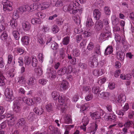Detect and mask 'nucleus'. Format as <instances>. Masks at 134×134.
Wrapping results in <instances>:
<instances>
[{"mask_svg": "<svg viewBox=\"0 0 134 134\" xmlns=\"http://www.w3.org/2000/svg\"><path fill=\"white\" fill-rule=\"evenodd\" d=\"M79 4L77 2L71 3L69 6L66 5L63 7V10L65 12H68L70 14H73L74 10L78 7Z\"/></svg>", "mask_w": 134, "mask_h": 134, "instance_id": "f257e3e1", "label": "nucleus"}, {"mask_svg": "<svg viewBox=\"0 0 134 134\" xmlns=\"http://www.w3.org/2000/svg\"><path fill=\"white\" fill-rule=\"evenodd\" d=\"M65 98L64 96L60 95L58 98L60 105L57 107V108L61 110L62 113H63L64 111L66 110L68 107L67 104L64 103Z\"/></svg>", "mask_w": 134, "mask_h": 134, "instance_id": "f03ea898", "label": "nucleus"}, {"mask_svg": "<svg viewBox=\"0 0 134 134\" xmlns=\"http://www.w3.org/2000/svg\"><path fill=\"white\" fill-rule=\"evenodd\" d=\"M111 34L110 27H105L104 32L102 33L100 35L99 39L101 41L105 40L106 38L111 36Z\"/></svg>", "mask_w": 134, "mask_h": 134, "instance_id": "7ed1b4c3", "label": "nucleus"}, {"mask_svg": "<svg viewBox=\"0 0 134 134\" xmlns=\"http://www.w3.org/2000/svg\"><path fill=\"white\" fill-rule=\"evenodd\" d=\"M89 62L90 65L92 68L97 67L98 64V60L95 54L90 58Z\"/></svg>", "mask_w": 134, "mask_h": 134, "instance_id": "20e7f679", "label": "nucleus"}, {"mask_svg": "<svg viewBox=\"0 0 134 134\" xmlns=\"http://www.w3.org/2000/svg\"><path fill=\"white\" fill-rule=\"evenodd\" d=\"M3 9L5 12H9L12 10V6L13 5L12 2L7 0L3 2Z\"/></svg>", "mask_w": 134, "mask_h": 134, "instance_id": "39448f33", "label": "nucleus"}, {"mask_svg": "<svg viewBox=\"0 0 134 134\" xmlns=\"http://www.w3.org/2000/svg\"><path fill=\"white\" fill-rule=\"evenodd\" d=\"M68 69L65 67H63L62 68L60 69L57 72V73L58 75H61L65 74V73L67 74H69L71 72V71L69 70V69L71 67L70 66H68Z\"/></svg>", "mask_w": 134, "mask_h": 134, "instance_id": "423d86ee", "label": "nucleus"}, {"mask_svg": "<svg viewBox=\"0 0 134 134\" xmlns=\"http://www.w3.org/2000/svg\"><path fill=\"white\" fill-rule=\"evenodd\" d=\"M103 26V23L101 21H97L95 24V29L97 31H100L102 29Z\"/></svg>", "mask_w": 134, "mask_h": 134, "instance_id": "0eeeda50", "label": "nucleus"}, {"mask_svg": "<svg viewBox=\"0 0 134 134\" xmlns=\"http://www.w3.org/2000/svg\"><path fill=\"white\" fill-rule=\"evenodd\" d=\"M105 120L106 121L114 122L116 120V116L115 114H110L109 116H105Z\"/></svg>", "mask_w": 134, "mask_h": 134, "instance_id": "6e6552de", "label": "nucleus"}, {"mask_svg": "<svg viewBox=\"0 0 134 134\" xmlns=\"http://www.w3.org/2000/svg\"><path fill=\"white\" fill-rule=\"evenodd\" d=\"M22 27L25 31H29L31 29V24L28 22L24 21L22 23Z\"/></svg>", "mask_w": 134, "mask_h": 134, "instance_id": "1a4fd4ad", "label": "nucleus"}, {"mask_svg": "<svg viewBox=\"0 0 134 134\" xmlns=\"http://www.w3.org/2000/svg\"><path fill=\"white\" fill-rule=\"evenodd\" d=\"M4 94L6 98L12 99L13 95L12 90L10 88H6L5 90Z\"/></svg>", "mask_w": 134, "mask_h": 134, "instance_id": "9d476101", "label": "nucleus"}, {"mask_svg": "<svg viewBox=\"0 0 134 134\" xmlns=\"http://www.w3.org/2000/svg\"><path fill=\"white\" fill-rule=\"evenodd\" d=\"M116 54L117 58L119 60L122 61L124 60L125 56L124 52L121 51H117Z\"/></svg>", "mask_w": 134, "mask_h": 134, "instance_id": "9b49d317", "label": "nucleus"}, {"mask_svg": "<svg viewBox=\"0 0 134 134\" xmlns=\"http://www.w3.org/2000/svg\"><path fill=\"white\" fill-rule=\"evenodd\" d=\"M13 103L14 110L16 112H18L21 109L20 104L17 100L14 102Z\"/></svg>", "mask_w": 134, "mask_h": 134, "instance_id": "f8f14e48", "label": "nucleus"}, {"mask_svg": "<svg viewBox=\"0 0 134 134\" xmlns=\"http://www.w3.org/2000/svg\"><path fill=\"white\" fill-rule=\"evenodd\" d=\"M93 16L96 20H98L100 17L101 13L99 10L96 9L93 11Z\"/></svg>", "mask_w": 134, "mask_h": 134, "instance_id": "ddd939ff", "label": "nucleus"}, {"mask_svg": "<svg viewBox=\"0 0 134 134\" xmlns=\"http://www.w3.org/2000/svg\"><path fill=\"white\" fill-rule=\"evenodd\" d=\"M126 98L125 95L122 94H120L118 97L117 99L118 102L121 104V106H122V103L126 101Z\"/></svg>", "mask_w": 134, "mask_h": 134, "instance_id": "4468645a", "label": "nucleus"}, {"mask_svg": "<svg viewBox=\"0 0 134 134\" xmlns=\"http://www.w3.org/2000/svg\"><path fill=\"white\" fill-rule=\"evenodd\" d=\"M105 73L104 70L101 69H96L94 71L93 74L96 76H98L102 75Z\"/></svg>", "mask_w": 134, "mask_h": 134, "instance_id": "2eb2a0df", "label": "nucleus"}, {"mask_svg": "<svg viewBox=\"0 0 134 134\" xmlns=\"http://www.w3.org/2000/svg\"><path fill=\"white\" fill-rule=\"evenodd\" d=\"M33 99L27 98L26 97H24L23 98V100L27 105H31L34 104Z\"/></svg>", "mask_w": 134, "mask_h": 134, "instance_id": "dca6fc26", "label": "nucleus"}, {"mask_svg": "<svg viewBox=\"0 0 134 134\" xmlns=\"http://www.w3.org/2000/svg\"><path fill=\"white\" fill-rule=\"evenodd\" d=\"M90 115L92 119L95 120L100 119V114L99 111H97L92 113H90Z\"/></svg>", "mask_w": 134, "mask_h": 134, "instance_id": "f3484780", "label": "nucleus"}, {"mask_svg": "<svg viewBox=\"0 0 134 134\" xmlns=\"http://www.w3.org/2000/svg\"><path fill=\"white\" fill-rule=\"evenodd\" d=\"M49 78L53 79L55 78L57 75V72L56 71L50 69L48 72Z\"/></svg>", "mask_w": 134, "mask_h": 134, "instance_id": "a211bd4d", "label": "nucleus"}, {"mask_svg": "<svg viewBox=\"0 0 134 134\" xmlns=\"http://www.w3.org/2000/svg\"><path fill=\"white\" fill-rule=\"evenodd\" d=\"M68 83L65 80H63L61 82L60 87L61 90H65L67 89L68 88Z\"/></svg>", "mask_w": 134, "mask_h": 134, "instance_id": "6ab92c4d", "label": "nucleus"}, {"mask_svg": "<svg viewBox=\"0 0 134 134\" xmlns=\"http://www.w3.org/2000/svg\"><path fill=\"white\" fill-rule=\"evenodd\" d=\"M113 48L112 46L109 45L105 50L104 54L108 55L111 54L113 51Z\"/></svg>", "mask_w": 134, "mask_h": 134, "instance_id": "aec40b11", "label": "nucleus"}, {"mask_svg": "<svg viewBox=\"0 0 134 134\" xmlns=\"http://www.w3.org/2000/svg\"><path fill=\"white\" fill-rule=\"evenodd\" d=\"M109 93L107 92H103L101 93L98 94L99 97L103 99H107L109 97Z\"/></svg>", "mask_w": 134, "mask_h": 134, "instance_id": "412c9836", "label": "nucleus"}, {"mask_svg": "<svg viewBox=\"0 0 134 134\" xmlns=\"http://www.w3.org/2000/svg\"><path fill=\"white\" fill-rule=\"evenodd\" d=\"M15 73V69H14L12 68L7 71L6 74L8 77L12 78L14 76Z\"/></svg>", "mask_w": 134, "mask_h": 134, "instance_id": "4be33fe9", "label": "nucleus"}, {"mask_svg": "<svg viewBox=\"0 0 134 134\" xmlns=\"http://www.w3.org/2000/svg\"><path fill=\"white\" fill-rule=\"evenodd\" d=\"M26 123L25 119L24 118H21L18 120L16 125L18 127H20L24 126Z\"/></svg>", "mask_w": 134, "mask_h": 134, "instance_id": "5701e85b", "label": "nucleus"}, {"mask_svg": "<svg viewBox=\"0 0 134 134\" xmlns=\"http://www.w3.org/2000/svg\"><path fill=\"white\" fill-rule=\"evenodd\" d=\"M64 119V122L65 123H71L72 122L71 116L70 115L68 114L65 115Z\"/></svg>", "mask_w": 134, "mask_h": 134, "instance_id": "b1692460", "label": "nucleus"}, {"mask_svg": "<svg viewBox=\"0 0 134 134\" xmlns=\"http://www.w3.org/2000/svg\"><path fill=\"white\" fill-rule=\"evenodd\" d=\"M35 79L32 77H30L27 81L26 83L29 86H32L34 84Z\"/></svg>", "mask_w": 134, "mask_h": 134, "instance_id": "393cba45", "label": "nucleus"}, {"mask_svg": "<svg viewBox=\"0 0 134 134\" xmlns=\"http://www.w3.org/2000/svg\"><path fill=\"white\" fill-rule=\"evenodd\" d=\"M102 87V86H100V87L96 86H93L92 88L93 92L95 94H97L98 93H99L101 91L100 87Z\"/></svg>", "mask_w": 134, "mask_h": 134, "instance_id": "a878e982", "label": "nucleus"}, {"mask_svg": "<svg viewBox=\"0 0 134 134\" xmlns=\"http://www.w3.org/2000/svg\"><path fill=\"white\" fill-rule=\"evenodd\" d=\"M10 25L13 29L16 28L17 26V22L16 19H12L10 21Z\"/></svg>", "mask_w": 134, "mask_h": 134, "instance_id": "bb28decb", "label": "nucleus"}, {"mask_svg": "<svg viewBox=\"0 0 134 134\" xmlns=\"http://www.w3.org/2000/svg\"><path fill=\"white\" fill-rule=\"evenodd\" d=\"M34 111L37 114L41 115L44 111V110L41 107H39L35 108L34 109Z\"/></svg>", "mask_w": 134, "mask_h": 134, "instance_id": "cd10ccee", "label": "nucleus"}, {"mask_svg": "<svg viewBox=\"0 0 134 134\" xmlns=\"http://www.w3.org/2000/svg\"><path fill=\"white\" fill-rule=\"evenodd\" d=\"M59 57L60 59H64L65 57V49L63 48H61L59 51Z\"/></svg>", "mask_w": 134, "mask_h": 134, "instance_id": "c85d7f7f", "label": "nucleus"}, {"mask_svg": "<svg viewBox=\"0 0 134 134\" xmlns=\"http://www.w3.org/2000/svg\"><path fill=\"white\" fill-rule=\"evenodd\" d=\"M21 41L24 44L27 45L29 43V38L28 36H25L22 37Z\"/></svg>", "mask_w": 134, "mask_h": 134, "instance_id": "c756f323", "label": "nucleus"}, {"mask_svg": "<svg viewBox=\"0 0 134 134\" xmlns=\"http://www.w3.org/2000/svg\"><path fill=\"white\" fill-rule=\"evenodd\" d=\"M26 74H24L21 76L19 77L18 81V82L21 84L25 83V78L26 76Z\"/></svg>", "mask_w": 134, "mask_h": 134, "instance_id": "7c9ffc66", "label": "nucleus"}, {"mask_svg": "<svg viewBox=\"0 0 134 134\" xmlns=\"http://www.w3.org/2000/svg\"><path fill=\"white\" fill-rule=\"evenodd\" d=\"M41 20L39 18H35L32 19L31 23L33 24H40L41 23Z\"/></svg>", "mask_w": 134, "mask_h": 134, "instance_id": "2f4dec72", "label": "nucleus"}, {"mask_svg": "<svg viewBox=\"0 0 134 134\" xmlns=\"http://www.w3.org/2000/svg\"><path fill=\"white\" fill-rule=\"evenodd\" d=\"M16 51L17 53L20 55L23 54L24 53H26L24 48L23 47H18L16 48Z\"/></svg>", "mask_w": 134, "mask_h": 134, "instance_id": "473e14b6", "label": "nucleus"}, {"mask_svg": "<svg viewBox=\"0 0 134 134\" xmlns=\"http://www.w3.org/2000/svg\"><path fill=\"white\" fill-rule=\"evenodd\" d=\"M83 10L82 9H78L76 8L74 10L73 14H76L77 16H80L82 13Z\"/></svg>", "mask_w": 134, "mask_h": 134, "instance_id": "72a5a7b5", "label": "nucleus"}, {"mask_svg": "<svg viewBox=\"0 0 134 134\" xmlns=\"http://www.w3.org/2000/svg\"><path fill=\"white\" fill-rule=\"evenodd\" d=\"M8 37V35L6 31H4L1 35L0 37L3 41H5Z\"/></svg>", "mask_w": 134, "mask_h": 134, "instance_id": "f704fd0d", "label": "nucleus"}, {"mask_svg": "<svg viewBox=\"0 0 134 134\" xmlns=\"http://www.w3.org/2000/svg\"><path fill=\"white\" fill-rule=\"evenodd\" d=\"M31 62V58L28 56H26L24 57L25 64L26 65H29Z\"/></svg>", "mask_w": 134, "mask_h": 134, "instance_id": "c9c22d12", "label": "nucleus"}, {"mask_svg": "<svg viewBox=\"0 0 134 134\" xmlns=\"http://www.w3.org/2000/svg\"><path fill=\"white\" fill-rule=\"evenodd\" d=\"M93 25V23L92 19L90 18H88L87 19L86 23V25L87 27H90Z\"/></svg>", "mask_w": 134, "mask_h": 134, "instance_id": "e433bc0d", "label": "nucleus"}, {"mask_svg": "<svg viewBox=\"0 0 134 134\" xmlns=\"http://www.w3.org/2000/svg\"><path fill=\"white\" fill-rule=\"evenodd\" d=\"M133 124V123L132 121L128 120L125 123L124 125L125 127L129 129L130 127H131L132 125Z\"/></svg>", "mask_w": 134, "mask_h": 134, "instance_id": "4c0bfd02", "label": "nucleus"}, {"mask_svg": "<svg viewBox=\"0 0 134 134\" xmlns=\"http://www.w3.org/2000/svg\"><path fill=\"white\" fill-rule=\"evenodd\" d=\"M54 106L53 104L50 103L47 105L46 106V107L48 111L50 112L53 111Z\"/></svg>", "mask_w": 134, "mask_h": 134, "instance_id": "58836bf2", "label": "nucleus"}, {"mask_svg": "<svg viewBox=\"0 0 134 134\" xmlns=\"http://www.w3.org/2000/svg\"><path fill=\"white\" fill-rule=\"evenodd\" d=\"M89 119L88 116H84L82 119V122L83 125H87L89 123Z\"/></svg>", "mask_w": 134, "mask_h": 134, "instance_id": "ea45409f", "label": "nucleus"}, {"mask_svg": "<svg viewBox=\"0 0 134 134\" xmlns=\"http://www.w3.org/2000/svg\"><path fill=\"white\" fill-rule=\"evenodd\" d=\"M72 53L74 56L77 57L80 54V50L77 48L74 49L72 51Z\"/></svg>", "mask_w": 134, "mask_h": 134, "instance_id": "a19ab883", "label": "nucleus"}, {"mask_svg": "<svg viewBox=\"0 0 134 134\" xmlns=\"http://www.w3.org/2000/svg\"><path fill=\"white\" fill-rule=\"evenodd\" d=\"M59 92L57 91H53L52 93V98L54 100H56L58 98V96L59 95Z\"/></svg>", "mask_w": 134, "mask_h": 134, "instance_id": "79ce46f5", "label": "nucleus"}, {"mask_svg": "<svg viewBox=\"0 0 134 134\" xmlns=\"http://www.w3.org/2000/svg\"><path fill=\"white\" fill-rule=\"evenodd\" d=\"M14 38L16 40H18L19 39L20 37L19 34L18 32L16 30H14L12 32Z\"/></svg>", "mask_w": 134, "mask_h": 134, "instance_id": "37998d69", "label": "nucleus"}, {"mask_svg": "<svg viewBox=\"0 0 134 134\" xmlns=\"http://www.w3.org/2000/svg\"><path fill=\"white\" fill-rule=\"evenodd\" d=\"M72 18L74 21L77 25L79 24L80 23V17L79 16H73Z\"/></svg>", "mask_w": 134, "mask_h": 134, "instance_id": "c03bdc74", "label": "nucleus"}, {"mask_svg": "<svg viewBox=\"0 0 134 134\" xmlns=\"http://www.w3.org/2000/svg\"><path fill=\"white\" fill-rule=\"evenodd\" d=\"M90 105L88 103H86L84 105L81 107L80 111H84L90 107Z\"/></svg>", "mask_w": 134, "mask_h": 134, "instance_id": "a18cd8bd", "label": "nucleus"}, {"mask_svg": "<svg viewBox=\"0 0 134 134\" xmlns=\"http://www.w3.org/2000/svg\"><path fill=\"white\" fill-rule=\"evenodd\" d=\"M49 6V4L48 2H44L42 3L41 4V7L42 10L47 8Z\"/></svg>", "mask_w": 134, "mask_h": 134, "instance_id": "49530a36", "label": "nucleus"}, {"mask_svg": "<svg viewBox=\"0 0 134 134\" xmlns=\"http://www.w3.org/2000/svg\"><path fill=\"white\" fill-rule=\"evenodd\" d=\"M52 30L54 34L57 33L59 31L58 26L55 25H54L52 26Z\"/></svg>", "mask_w": 134, "mask_h": 134, "instance_id": "de8ad7c7", "label": "nucleus"}, {"mask_svg": "<svg viewBox=\"0 0 134 134\" xmlns=\"http://www.w3.org/2000/svg\"><path fill=\"white\" fill-rule=\"evenodd\" d=\"M51 47L52 49L54 50H56L58 48V44L55 42H53L52 43Z\"/></svg>", "mask_w": 134, "mask_h": 134, "instance_id": "09e8293b", "label": "nucleus"}, {"mask_svg": "<svg viewBox=\"0 0 134 134\" xmlns=\"http://www.w3.org/2000/svg\"><path fill=\"white\" fill-rule=\"evenodd\" d=\"M104 11L105 14L107 15H109L111 13L110 9L108 7H105L104 8Z\"/></svg>", "mask_w": 134, "mask_h": 134, "instance_id": "8fccbe9b", "label": "nucleus"}, {"mask_svg": "<svg viewBox=\"0 0 134 134\" xmlns=\"http://www.w3.org/2000/svg\"><path fill=\"white\" fill-rule=\"evenodd\" d=\"M69 41V37L68 36L65 37L63 39L62 43L64 45H67L68 44Z\"/></svg>", "mask_w": 134, "mask_h": 134, "instance_id": "3c124183", "label": "nucleus"}, {"mask_svg": "<svg viewBox=\"0 0 134 134\" xmlns=\"http://www.w3.org/2000/svg\"><path fill=\"white\" fill-rule=\"evenodd\" d=\"M48 80L45 79H40L38 80V82L39 84L42 85H45L47 83Z\"/></svg>", "mask_w": 134, "mask_h": 134, "instance_id": "603ef678", "label": "nucleus"}, {"mask_svg": "<svg viewBox=\"0 0 134 134\" xmlns=\"http://www.w3.org/2000/svg\"><path fill=\"white\" fill-rule=\"evenodd\" d=\"M32 66L34 67H36L37 65V60L35 58L33 57L31 63Z\"/></svg>", "mask_w": 134, "mask_h": 134, "instance_id": "864d4df0", "label": "nucleus"}, {"mask_svg": "<svg viewBox=\"0 0 134 134\" xmlns=\"http://www.w3.org/2000/svg\"><path fill=\"white\" fill-rule=\"evenodd\" d=\"M16 11L18 13L20 14L23 13L24 12H25L24 6H21L18 8L17 9Z\"/></svg>", "mask_w": 134, "mask_h": 134, "instance_id": "5fc2aeb1", "label": "nucleus"}, {"mask_svg": "<svg viewBox=\"0 0 134 134\" xmlns=\"http://www.w3.org/2000/svg\"><path fill=\"white\" fill-rule=\"evenodd\" d=\"M18 61L19 66H23L24 65L23 59L22 57H19L18 59Z\"/></svg>", "mask_w": 134, "mask_h": 134, "instance_id": "6e6d98bb", "label": "nucleus"}, {"mask_svg": "<svg viewBox=\"0 0 134 134\" xmlns=\"http://www.w3.org/2000/svg\"><path fill=\"white\" fill-rule=\"evenodd\" d=\"M118 23V19L115 17L114 16L112 18V23L114 25H117Z\"/></svg>", "mask_w": 134, "mask_h": 134, "instance_id": "4d7b16f0", "label": "nucleus"}, {"mask_svg": "<svg viewBox=\"0 0 134 134\" xmlns=\"http://www.w3.org/2000/svg\"><path fill=\"white\" fill-rule=\"evenodd\" d=\"M64 27L66 29L67 34H68V33L70 30L71 28L70 25L68 24H66L64 25Z\"/></svg>", "mask_w": 134, "mask_h": 134, "instance_id": "13d9d810", "label": "nucleus"}, {"mask_svg": "<svg viewBox=\"0 0 134 134\" xmlns=\"http://www.w3.org/2000/svg\"><path fill=\"white\" fill-rule=\"evenodd\" d=\"M93 97V94L90 93L85 97V99L86 101H88L91 100Z\"/></svg>", "mask_w": 134, "mask_h": 134, "instance_id": "bf43d9fd", "label": "nucleus"}, {"mask_svg": "<svg viewBox=\"0 0 134 134\" xmlns=\"http://www.w3.org/2000/svg\"><path fill=\"white\" fill-rule=\"evenodd\" d=\"M6 79L5 77L0 78V86H4L5 83Z\"/></svg>", "mask_w": 134, "mask_h": 134, "instance_id": "052dcab7", "label": "nucleus"}, {"mask_svg": "<svg viewBox=\"0 0 134 134\" xmlns=\"http://www.w3.org/2000/svg\"><path fill=\"white\" fill-rule=\"evenodd\" d=\"M49 30V28L47 25H43L42 27V31L45 34L46 33L48 32Z\"/></svg>", "mask_w": 134, "mask_h": 134, "instance_id": "680f3d73", "label": "nucleus"}, {"mask_svg": "<svg viewBox=\"0 0 134 134\" xmlns=\"http://www.w3.org/2000/svg\"><path fill=\"white\" fill-rule=\"evenodd\" d=\"M38 41L41 45H44L45 43V41L44 40L43 38L41 37H38Z\"/></svg>", "mask_w": 134, "mask_h": 134, "instance_id": "e2e57ef3", "label": "nucleus"}, {"mask_svg": "<svg viewBox=\"0 0 134 134\" xmlns=\"http://www.w3.org/2000/svg\"><path fill=\"white\" fill-rule=\"evenodd\" d=\"M94 52L95 53L98 54L100 55L101 54L100 51V46H97L94 49Z\"/></svg>", "mask_w": 134, "mask_h": 134, "instance_id": "0e129e2a", "label": "nucleus"}, {"mask_svg": "<svg viewBox=\"0 0 134 134\" xmlns=\"http://www.w3.org/2000/svg\"><path fill=\"white\" fill-rule=\"evenodd\" d=\"M56 1L55 5L57 7H60L63 5L62 2L61 0H55Z\"/></svg>", "mask_w": 134, "mask_h": 134, "instance_id": "69168bd1", "label": "nucleus"}, {"mask_svg": "<svg viewBox=\"0 0 134 134\" xmlns=\"http://www.w3.org/2000/svg\"><path fill=\"white\" fill-rule=\"evenodd\" d=\"M34 118L33 113H30L29 115L27 117V119L30 121L32 120Z\"/></svg>", "mask_w": 134, "mask_h": 134, "instance_id": "338daca9", "label": "nucleus"}, {"mask_svg": "<svg viewBox=\"0 0 134 134\" xmlns=\"http://www.w3.org/2000/svg\"><path fill=\"white\" fill-rule=\"evenodd\" d=\"M94 47L93 43L92 42H90L88 44L87 46V49L91 51L92 50Z\"/></svg>", "mask_w": 134, "mask_h": 134, "instance_id": "774afa93", "label": "nucleus"}]
</instances>
